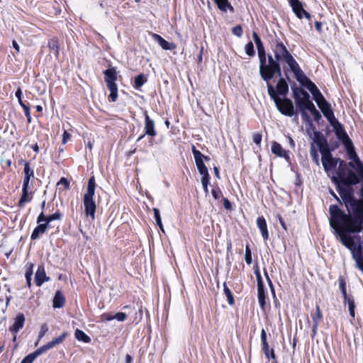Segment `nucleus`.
<instances>
[{
  "mask_svg": "<svg viewBox=\"0 0 363 363\" xmlns=\"http://www.w3.org/2000/svg\"><path fill=\"white\" fill-rule=\"evenodd\" d=\"M272 50L274 53V56H272V54H267V65L265 71L267 77H264L263 81L268 82L276 75L281 76V63L283 62L286 63L289 67V69L284 68V73L286 78L289 80L288 71L290 70L291 72H295L300 67L298 63L280 39H276L274 41Z\"/></svg>",
  "mask_w": 363,
  "mask_h": 363,
  "instance_id": "nucleus-1",
  "label": "nucleus"
},
{
  "mask_svg": "<svg viewBox=\"0 0 363 363\" xmlns=\"http://www.w3.org/2000/svg\"><path fill=\"white\" fill-rule=\"evenodd\" d=\"M329 213L330 225L332 228L343 224L347 230H359V227L363 220V216L360 213L355 214L352 211H347V213H345L337 205H331L329 207Z\"/></svg>",
  "mask_w": 363,
  "mask_h": 363,
  "instance_id": "nucleus-2",
  "label": "nucleus"
},
{
  "mask_svg": "<svg viewBox=\"0 0 363 363\" xmlns=\"http://www.w3.org/2000/svg\"><path fill=\"white\" fill-rule=\"evenodd\" d=\"M331 180L335 184L337 191L347 210L352 211L355 214L360 213L363 216V203L354 197L352 186H343L335 176H333Z\"/></svg>",
  "mask_w": 363,
  "mask_h": 363,
  "instance_id": "nucleus-3",
  "label": "nucleus"
},
{
  "mask_svg": "<svg viewBox=\"0 0 363 363\" xmlns=\"http://www.w3.org/2000/svg\"><path fill=\"white\" fill-rule=\"evenodd\" d=\"M267 87L269 96L274 101L277 108L281 114L290 117L295 116L296 118H298L293 102L290 99L277 96L274 86L269 82H267Z\"/></svg>",
  "mask_w": 363,
  "mask_h": 363,
  "instance_id": "nucleus-4",
  "label": "nucleus"
},
{
  "mask_svg": "<svg viewBox=\"0 0 363 363\" xmlns=\"http://www.w3.org/2000/svg\"><path fill=\"white\" fill-rule=\"evenodd\" d=\"M359 230L354 231L352 230L345 229L347 227H345L344 225H338V227L333 228L335 230V234L337 238L342 242V244L345 246L347 249L351 250L352 253V256L354 255V252L359 247L360 245H357L354 237L352 236L351 233H360L363 229V220L361 222Z\"/></svg>",
  "mask_w": 363,
  "mask_h": 363,
  "instance_id": "nucleus-5",
  "label": "nucleus"
},
{
  "mask_svg": "<svg viewBox=\"0 0 363 363\" xmlns=\"http://www.w3.org/2000/svg\"><path fill=\"white\" fill-rule=\"evenodd\" d=\"M96 182L94 176H91L88 181L86 192L83 197V203L84 206V213L87 217H90L92 220L95 219V213L96 209V202L94 199L95 194Z\"/></svg>",
  "mask_w": 363,
  "mask_h": 363,
  "instance_id": "nucleus-6",
  "label": "nucleus"
},
{
  "mask_svg": "<svg viewBox=\"0 0 363 363\" xmlns=\"http://www.w3.org/2000/svg\"><path fill=\"white\" fill-rule=\"evenodd\" d=\"M107 88L110 91L109 101L115 102L118 99L117 72L115 67H110L103 72Z\"/></svg>",
  "mask_w": 363,
  "mask_h": 363,
  "instance_id": "nucleus-7",
  "label": "nucleus"
},
{
  "mask_svg": "<svg viewBox=\"0 0 363 363\" xmlns=\"http://www.w3.org/2000/svg\"><path fill=\"white\" fill-rule=\"evenodd\" d=\"M293 96L299 111L306 110L307 104L311 101L309 94L303 89L299 90L297 88L293 89Z\"/></svg>",
  "mask_w": 363,
  "mask_h": 363,
  "instance_id": "nucleus-8",
  "label": "nucleus"
},
{
  "mask_svg": "<svg viewBox=\"0 0 363 363\" xmlns=\"http://www.w3.org/2000/svg\"><path fill=\"white\" fill-rule=\"evenodd\" d=\"M293 73L296 79L304 86L312 95L319 91L316 85L306 76L301 67L298 68Z\"/></svg>",
  "mask_w": 363,
  "mask_h": 363,
  "instance_id": "nucleus-9",
  "label": "nucleus"
},
{
  "mask_svg": "<svg viewBox=\"0 0 363 363\" xmlns=\"http://www.w3.org/2000/svg\"><path fill=\"white\" fill-rule=\"evenodd\" d=\"M257 49V55L259 58V75L263 80L264 77H267V74L265 73L266 67L267 65V55L266 53L264 45L262 43L256 45Z\"/></svg>",
  "mask_w": 363,
  "mask_h": 363,
  "instance_id": "nucleus-10",
  "label": "nucleus"
},
{
  "mask_svg": "<svg viewBox=\"0 0 363 363\" xmlns=\"http://www.w3.org/2000/svg\"><path fill=\"white\" fill-rule=\"evenodd\" d=\"M257 49V55L259 58V75L263 80L264 77H267V74L265 73L266 67L267 65V55L266 53L264 45L262 43L256 45Z\"/></svg>",
  "mask_w": 363,
  "mask_h": 363,
  "instance_id": "nucleus-11",
  "label": "nucleus"
},
{
  "mask_svg": "<svg viewBox=\"0 0 363 363\" xmlns=\"http://www.w3.org/2000/svg\"><path fill=\"white\" fill-rule=\"evenodd\" d=\"M330 125L333 128L336 137L342 143L343 145H346V143H351L350 138L344 129L343 125L338 121V120L334 122V123L330 124Z\"/></svg>",
  "mask_w": 363,
  "mask_h": 363,
  "instance_id": "nucleus-12",
  "label": "nucleus"
},
{
  "mask_svg": "<svg viewBox=\"0 0 363 363\" xmlns=\"http://www.w3.org/2000/svg\"><path fill=\"white\" fill-rule=\"evenodd\" d=\"M343 186H353L359 183L360 177L352 170L349 169L344 176L338 178Z\"/></svg>",
  "mask_w": 363,
  "mask_h": 363,
  "instance_id": "nucleus-13",
  "label": "nucleus"
},
{
  "mask_svg": "<svg viewBox=\"0 0 363 363\" xmlns=\"http://www.w3.org/2000/svg\"><path fill=\"white\" fill-rule=\"evenodd\" d=\"M338 160H340V158L333 157L328 151L322 154V164L326 172L335 169L338 163Z\"/></svg>",
  "mask_w": 363,
  "mask_h": 363,
  "instance_id": "nucleus-14",
  "label": "nucleus"
},
{
  "mask_svg": "<svg viewBox=\"0 0 363 363\" xmlns=\"http://www.w3.org/2000/svg\"><path fill=\"white\" fill-rule=\"evenodd\" d=\"M191 150L199 173L201 174L208 173V169L203 161V155L199 150H196L194 145L191 147Z\"/></svg>",
  "mask_w": 363,
  "mask_h": 363,
  "instance_id": "nucleus-15",
  "label": "nucleus"
},
{
  "mask_svg": "<svg viewBox=\"0 0 363 363\" xmlns=\"http://www.w3.org/2000/svg\"><path fill=\"white\" fill-rule=\"evenodd\" d=\"M279 77L275 89V93L277 96H282L283 98L286 97L289 92V85L286 81V79L281 76H278Z\"/></svg>",
  "mask_w": 363,
  "mask_h": 363,
  "instance_id": "nucleus-16",
  "label": "nucleus"
},
{
  "mask_svg": "<svg viewBox=\"0 0 363 363\" xmlns=\"http://www.w3.org/2000/svg\"><path fill=\"white\" fill-rule=\"evenodd\" d=\"M256 276L257 279L258 301L261 308L264 310L266 304L264 284L262 281L261 274H256Z\"/></svg>",
  "mask_w": 363,
  "mask_h": 363,
  "instance_id": "nucleus-17",
  "label": "nucleus"
},
{
  "mask_svg": "<svg viewBox=\"0 0 363 363\" xmlns=\"http://www.w3.org/2000/svg\"><path fill=\"white\" fill-rule=\"evenodd\" d=\"M314 142L319 147L321 154L325 153L328 151V145L326 139L323 136L322 133L319 131L314 133Z\"/></svg>",
  "mask_w": 363,
  "mask_h": 363,
  "instance_id": "nucleus-18",
  "label": "nucleus"
},
{
  "mask_svg": "<svg viewBox=\"0 0 363 363\" xmlns=\"http://www.w3.org/2000/svg\"><path fill=\"white\" fill-rule=\"evenodd\" d=\"M145 135H149L152 138L157 135L155 122L150 118L147 113L145 114Z\"/></svg>",
  "mask_w": 363,
  "mask_h": 363,
  "instance_id": "nucleus-19",
  "label": "nucleus"
},
{
  "mask_svg": "<svg viewBox=\"0 0 363 363\" xmlns=\"http://www.w3.org/2000/svg\"><path fill=\"white\" fill-rule=\"evenodd\" d=\"M289 4L296 16L298 18L301 19L303 18V13L306 11L303 9V3L299 0H289Z\"/></svg>",
  "mask_w": 363,
  "mask_h": 363,
  "instance_id": "nucleus-20",
  "label": "nucleus"
},
{
  "mask_svg": "<svg viewBox=\"0 0 363 363\" xmlns=\"http://www.w3.org/2000/svg\"><path fill=\"white\" fill-rule=\"evenodd\" d=\"M152 36L154 40L156 41L162 47V48L165 50H172L176 48L174 43L167 41L158 34L152 33Z\"/></svg>",
  "mask_w": 363,
  "mask_h": 363,
  "instance_id": "nucleus-21",
  "label": "nucleus"
},
{
  "mask_svg": "<svg viewBox=\"0 0 363 363\" xmlns=\"http://www.w3.org/2000/svg\"><path fill=\"white\" fill-rule=\"evenodd\" d=\"M257 225L259 229L262 236L264 240L269 239V232L267 230V225L265 218L263 216H259L257 218Z\"/></svg>",
  "mask_w": 363,
  "mask_h": 363,
  "instance_id": "nucleus-22",
  "label": "nucleus"
},
{
  "mask_svg": "<svg viewBox=\"0 0 363 363\" xmlns=\"http://www.w3.org/2000/svg\"><path fill=\"white\" fill-rule=\"evenodd\" d=\"M25 323V316L23 313H19L14 319L13 324L10 327V330L14 333H18L23 327Z\"/></svg>",
  "mask_w": 363,
  "mask_h": 363,
  "instance_id": "nucleus-23",
  "label": "nucleus"
},
{
  "mask_svg": "<svg viewBox=\"0 0 363 363\" xmlns=\"http://www.w3.org/2000/svg\"><path fill=\"white\" fill-rule=\"evenodd\" d=\"M320 109L324 115V116L327 118L330 124L334 123V122L337 121V119L335 117L333 109L331 108L330 104H328L325 105L323 107H320Z\"/></svg>",
  "mask_w": 363,
  "mask_h": 363,
  "instance_id": "nucleus-24",
  "label": "nucleus"
},
{
  "mask_svg": "<svg viewBox=\"0 0 363 363\" xmlns=\"http://www.w3.org/2000/svg\"><path fill=\"white\" fill-rule=\"evenodd\" d=\"M23 172L24 178L23 185L29 186L30 179L34 177V172L33 170L30 167V163L28 162H25Z\"/></svg>",
  "mask_w": 363,
  "mask_h": 363,
  "instance_id": "nucleus-25",
  "label": "nucleus"
},
{
  "mask_svg": "<svg viewBox=\"0 0 363 363\" xmlns=\"http://www.w3.org/2000/svg\"><path fill=\"white\" fill-rule=\"evenodd\" d=\"M28 187L29 186L23 185L22 194L18 203L21 208L23 207L26 203L32 200V196H29Z\"/></svg>",
  "mask_w": 363,
  "mask_h": 363,
  "instance_id": "nucleus-26",
  "label": "nucleus"
},
{
  "mask_svg": "<svg viewBox=\"0 0 363 363\" xmlns=\"http://www.w3.org/2000/svg\"><path fill=\"white\" fill-rule=\"evenodd\" d=\"M353 258L359 269L363 272V248L362 247H359L355 252H354Z\"/></svg>",
  "mask_w": 363,
  "mask_h": 363,
  "instance_id": "nucleus-27",
  "label": "nucleus"
},
{
  "mask_svg": "<svg viewBox=\"0 0 363 363\" xmlns=\"http://www.w3.org/2000/svg\"><path fill=\"white\" fill-rule=\"evenodd\" d=\"M48 224H38L33 230L30 238L33 240L38 239L40 235L44 233L46 230L49 228Z\"/></svg>",
  "mask_w": 363,
  "mask_h": 363,
  "instance_id": "nucleus-28",
  "label": "nucleus"
},
{
  "mask_svg": "<svg viewBox=\"0 0 363 363\" xmlns=\"http://www.w3.org/2000/svg\"><path fill=\"white\" fill-rule=\"evenodd\" d=\"M65 297L62 295V294L61 293V291H57L54 296V298H53V303H52L53 308H60L63 307V306L65 304Z\"/></svg>",
  "mask_w": 363,
  "mask_h": 363,
  "instance_id": "nucleus-29",
  "label": "nucleus"
},
{
  "mask_svg": "<svg viewBox=\"0 0 363 363\" xmlns=\"http://www.w3.org/2000/svg\"><path fill=\"white\" fill-rule=\"evenodd\" d=\"M218 8L222 11H226L228 9L230 12L234 11L233 6L230 4L228 0H213Z\"/></svg>",
  "mask_w": 363,
  "mask_h": 363,
  "instance_id": "nucleus-30",
  "label": "nucleus"
},
{
  "mask_svg": "<svg viewBox=\"0 0 363 363\" xmlns=\"http://www.w3.org/2000/svg\"><path fill=\"white\" fill-rule=\"evenodd\" d=\"M48 47L50 51L53 52L55 57L59 55L58 40L56 38H51L48 40Z\"/></svg>",
  "mask_w": 363,
  "mask_h": 363,
  "instance_id": "nucleus-31",
  "label": "nucleus"
},
{
  "mask_svg": "<svg viewBox=\"0 0 363 363\" xmlns=\"http://www.w3.org/2000/svg\"><path fill=\"white\" fill-rule=\"evenodd\" d=\"M147 81V77L143 74H140L135 77L133 86L135 89L140 90L141 86H143Z\"/></svg>",
  "mask_w": 363,
  "mask_h": 363,
  "instance_id": "nucleus-32",
  "label": "nucleus"
},
{
  "mask_svg": "<svg viewBox=\"0 0 363 363\" xmlns=\"http://www.w3.org/2000/svg\"><path fill=\"white\" fill-rule=\"evenodd\" d=\"M74 337L78 341H81L85 343H89L91 342V338L88 336L84 331L76 329L74 332Z\"/></svg>",
  "mask_w": 363,
  "mask_h": 363,
  "instance_id": "nucleus-33",
  "label": "nucleus"
},
{
  "mask_svg": "<svg viewBox=\"0 0 363 363\" xmlns=\"http://www.w3.org/2000/svg\"><path fill=\"white\" fill-rule=\"evenodd\" d=\"M338 168L337 171V178H340L341 177L344 176L346 172L349 170L347 168V164L345 160H342L340 158V160H338Z\"/></svg>",
  "mask_w": 363,
  "mask_h": 363,
  "instance_id": "nucleus-34",
  "label": "nucleus"
},
{
  "mask_svg": "<svg viewBox=\"0 0 363 363\" xmlns=\"http://www.w3.org/2000/svg\"><path fill=\"white\" fill-rule=\"evenodd\" d=\"M344 146L345 147L350 159L352 160L353 161L359 159L352 141L351 143H346V145H344Z\"/></svg>",
  "mask_w": 363,
  "mask_h": 363,
  "instance_id": "nucleus-35",
  "label": "nucleus"
},
{
  "mask_svg": "<svg viewBox=\"0 0 363 363\" xmlns=\"http://www.w3.org/2000/svg\"><path fill=\"white\" fill-rule=\"evenodd\" d=\"M313 96L314 100L315 101V102L317 103V104L320 108V107H323L325 105L329 104L325 100V99L324 98V96H323V94H321L320 90L318 91L315 92L314 94H313Z\"/></svg>",
  "mask_w": 363,
  "mask_h": 363,
  "instance_id": "nucleus-36",
  "label": "nucleus"
},
{
  "mask_svg": "<svg viewBox=\"0 0 363 363\" xmlns=\"http://www.w3.org/2000/svg\"><path fill=\"white\" fill-rule=\"evenodd\" d=\"M343 303L345 305L348 306V310H349L350 315L354 319L355 317V312H354L355 304H354V297H351L348 300L343 301Z\"/></svg>",
  "mask_w": 363,
  "mask_h": 363,
  "instance_id": "nucleus-37",
  "label": "nucleus"
},
{
  "mask_svg": "<svg viewBox=\"0 0 363 363\" xmlns=\"http://www.w3.org/2000/svg\"><path fill=\"white\" fill-rule=\"evenodd\" d=\"M271 150L272 152L278 157L281 156L282 152L285 150L279 143L275 141L272 143Z\"/></svg>",
  "mask_w": 363,
  "mask_h": 363,
  "instance_id": "nucleus-38",
  "label": "nucleus"
},
{
  "mask_svg": "<svg viewBox=\"0 0 363 363\" xmlns=\"http://www.w3.org/2000/svg\"><path fill=\"white\" fill-rule=\"evenodd\" d=\"M40 354L39 352L36 350L33 352L28 354L26 357L23 358L21 363H33L35 359L39 357Z\"/></svg>",
  "mask_w": 363,
  "mask_h": 363,
  "instance_id": "nucleus-39",
  "label": "nucleus"
},
{
  "mask_svg": "<svg viewBox=\"0 0 363 363\" xmlns=\"http://www.w3.org/2000/svg\"><path fill=\"white\" fill-rule=\"evenodd\" d=\"M223 291L225 295L227 297V300L228 303L232 306L234 304V298L232 292L230 291V289L228 287L226 282L223 283Z\"/></svg>",
  "mask_w": 363,
  "mask_h": 363,
  "instance_id": "nucleus-40",
  "label": "nucleus"
},
{
  "mask_svg": "<svg viewBox=\"0 0 363 363\" xmlns=\"http://www.w3.org/2000/svg\"><path fill=\"white\" fill-rule=\"evenodd\" d=\"M56 345H57L55 344V342L52 340L50 342H48L47 344H45V345L41 346L40 347H39L38 349H37V350L39 352V353L41 355L42 354L45 353L46 351H48L49 350H51L52 348H53Z\"/></svg>",
  "mask_w": 363,
  "mask_h": 363,
  "instance_id": "nucleus-41",
  "label": "nucleus"
},
{
  "mask_svg": "<svg viewBox=\"0 0 363 363\" xmlns=\"http://www.w3.org/2000/svg\"><path fill=\"white\" fill-rule=\"evenodd\" d=\"M56 345H57L55 344V342L52 340L50 342H48L47 344H45V345L41 346L40 347H39L38 349H37V350L39 352V353L41 355L42 354L45 353L46 351H48L49 350H51L52 348H53Z\"/></svg>",
  "mask_w": 363,
  "mask_h": 363,
  "instance_id": "nucleus-42",
  "label": "nucleus"
},
{
  "mask_svg": "<svg viewBox=\"0 0 363 363\" xmlns=\"http://www.w3.org/2000/svg\"><path fill=\"white\" fill-rule=\"evenodd\" d=\"M50 278L46 274H35V284L38 286H40L44 282L49 281Z\"/></svg>",
  "mask_w": 363,
  "mask_h": 363,
  "instance_id": "nucleus-43",
  "label": "nucleus"
},
{
  "mask_svg": "<svg viewBox=\"0 0 363 363\" xmlns=\"http://www.w3.org/2000/svg\"><path fill=\"white\" fill-rule=\"evenodd\" d=\"M154 213V217L156 221L157 225L159 226L160 229L162 231H164L163 225L162 223V218L160 216V212L158 208H153L152 209Z\"/></svg>",
  "mask_w": 363,
  "mask_h": 363,
  "instance_id": "nucleus-44",
  "label": "nucleus"
},
{
  "mask_svg": "<svg viewBox=\"0 0 363 363\" xmlns=\"http://www.w3.org/2000/svg\"><path fill=\"white\" fill-rule=\"evenodd\" d=\"M310 155L313 161L318 166L319 165V155L315 147L311 145L310 147Z\"/></svg>",
  "mask_w": 363,
  "mask_h": 363,
  "instance_id": "nucleus-45",
  "label": "nucleus"
},
{
  "mask_svg": "<svg viewBox=\"0 0 363 363\" xmlns=\"http://www.w3.org/2000/svg\"><path fill=\"white\" fill-rule=\"evenodd\" d=\"M323 315L318 305H316L315 313L312 315V319L313 323L319 324L320 320L322 319Z\"/></svg>",
  "mask_w": 363,
  "mask_h": 363,
  "instance_id": "nucleus-46",
  "label": "nucleus"
},
{
  "mask_svg": "<svg viewBox=\"0 0 363 363\" xmlns=\"http://www.w3.org/2000/svg\"><path fill=\"white\" fill-rule=\"evenodd\" d=\"M245 52L246 54L249 56V57H254L255 55V48H254V45L252 43V42L250 41L249 43H247L245 47Z\"/></svg>",
  "mask_w": 363,
  "mask_h": 363,
  "instance_id": "nucleus-47",
  "label": "nucleus"
},
{
  "mask_svg": "<svg viewBox=\"0 0 363 363\" xmlns=\"http://www.w3.org/2000/svg\"><path fill=\"white\" fill-rule=\"evenodd\" d=\"M48 330H49V328L46 323H43L41 325L39 335H38V340L36 342L35 345H37L38 344L40 340H41L45 335V334L48 332Z\"/></svg>",
  "mask_w": 363,
  "mask_h": 363,
  "instance_id": "nucleus-48",
  "label": "nucleus"
},
{
  "mask_svg": "<svg viewBox=\"0 0 363 363\" xmlns=\"http://www.w3.org/2000/svg\"><path fill=\"white\" fill-rule=\"evenodd\" d=\"M245 260L247 264H251L252 262V252L248 245L245 247Z\"/></svg>",
  "mask_w": 363,
  "mask_h": 363,
  "instance_id": "nucleus-49",
  "label": "nucleus"
},
{
  "mask_svg": "<svg viewBox=\"0 0 363 363\" xmlns=\"http://www.w3.org/2000/svg\"><path fill=\"white\" fill-rule=\"evenodd\" d=\"M355 163V169L357 172L359 177H363V163L360 161L359 159L354 161Z\"/></svg>",
  "mask_w": 363,
  "mask_h": 363,
  "instance_id": "nucleus-50",
  "label": "nucleus"
},
{
  "mask_svg": "<svg viewBox=\"0 0 363 363\" xmlns=\"http://www.w3.org/2000/svg\"><path fill=\"white\" fill-rule=\"evenodd\" d=\"M48 216H45L43 211H42L37 218V223L38 224H48L50 226V223L48 221Z\"/></svg>",
  "mask_w": 363,
  "mask_h": 363,
  "instance_id": "nucleus-51",
  "label": "nucleus"
},
{
  "mask_svg": "<svg viewBox=\"0 0 363 363\" xmlns=\"http://www.w3.org/2000/svg\"><path fill=\"white\" fill-rule=\"evenodd\" d=\"M62 217V214L59 211H57L54 213L48 216V221L50 223V222H52V220H61Z\"/></svg>",
  "mask_w": 363,
  "mask_h": 363,
  "instance_id": "nucleus-52",
  "label": "nucleus"
},
{
  "mask_svg": "<svg viewBox=\"0 0 363 363\" xmlns=\"http://www.w3.org/2000/svg\"><path fill=\"white\" fill-rule=\"evenodd\" d=\"M232 33L233 35H236L238 38L242 37L243 34L242 28L240 25H238L233 28Z\"/></svg>",
  "mask_w": 363,
  "mask_h": 363,
  "instance_id": "nucleus-53",
  "label": "nucleus"
},
{
  "mask_svg": "<svg viewBox=\"0 0 363 363\" xmlns=\"http://www.w3.org/2000/svg\"><path fill=\"white\" fill-rule=\"evenodd\" d=\"M68 335H69V333L67 332H64L59 337L54 338L53 340L55 342V344L57 345L62 343L65 341V338Z\"/></svg>",
  "mask_w": 363,
  "mask_h": 363,
  "instance_id": "nucleus-54",
  "label": "nucleus"
},
{
  "mask_svg": "<svg viewBox=\"0 0 363 363\" xmlns=\"http://www.w3.org/2000/svg\"><path fill=\"white\" fill-rule=\"evenodd\" d=\"M300 112L301 113V118H302L303 121H305V122L308 123L310 124V125L312 126L313 125L312 120H311L310 116L306 111V110L300 111Z\"/></svg>",
  "mask_w": 363,
  "mask_h": 363,
  "instance_id": "nucleus-55",
  "label": "nucleus"
},
{
  "mask_svg": "<svg viewBox=\"0 0 363 363\" xmlns=\"http://www.w3.org/2000/svg\"><path fill=\"white\" fill-rule=\"evenodd\" d=\"M211 194H212L213 197L216 200L219 199L223 195L222 191H220V189L219 188L213 189L211 190Z\"/></svg>",
  "mask_w": 363,
  "mask_h": 363,
  "instance_id": "nucleus-56",
  "label": "nucleus"
},
{
  "mask_svg": "<svg viewBox=\"0 0 363 363\" xmlns=\"http://www.w3.org/2000/svg\"><path fill=\"white\" fill-rule=\"evenodd\" d=\"M113 318H114V319L117 320L118 321L123 322L126 319L127 315L125 313L119 312V313H117L116 315H114Z\"/></svg>",
  "mask_w": 363,
  "mask_h": 363,
  "instance_id": "nucleus-57",
  "label": "nucleus"
},
{
  "mask_svg": "<svg viewBox=\"0 0 363 363\" xmlns=\"http://www.w3.org/2000/svg\"><path fill=\"white\" fill-rule=\"evenodd\" d=\"M338 281H339V287H340V291L346 289L347 282H346L345 279L342 276H340L339 277Z\"/></svg>",
  "mask_w": 363,
  "mask_h": 363,
  "instance_id": "nucleus-58",
  "label": "nucleus"
},
{
  "mask_svg": "<svg viewBox=\"0 0 363 363\" xmlns=\"http://www.w3.org/2000/svg\"><path fill=\"white\" fill-rule=\"evenodd\" d=\"M262 138V135L261 133H255L253 134V142L256 145H259L261 143Z\"/></svg>",
  "mask_w": 363,
  "mask_h": 363,
  "instance_id": "nucleus-59",
  "label": "nucleus"
},
{
  "mask_svg": "<svg viewBox=\"0 0 363 363\" xmlns=\"http://www.w3.org/2000/svg\"><path fill=\"white\" fill-rule=\"evenodd\" d=\"M60 184L63 185L66 189L69 188V182L65 177H62L57 182V185Z\"/></svg>",
  "mask_w": 363,
  "mask_h": 363,
  "instance_id": "nucleus-60",
  "label": "nucleus"
},
{
  "mask_svg": "<svg viewBox=\"0 0 363 363\" xmlns=\"http://www.w3.org/2000/svg\"><path fill=\"white\" fill-rule=\"evenodd\" d=\"M201 175H202L201 184H209V179H210V176H209L208 172V173H205V174H202Z\"/></svg>",
  "mask_w": 363,
  "mask_h": 363,
  "instance_id": "nucleus-61",
  "label": "nucleus"
},
{
  "mask_svg": "<svg viewBox=\"0 0 363 363\" xmlns=\"http://www.w3.org/2000/svg\"><path fill=\"white\" fill-rule=\"evenodd\" d=\"M311 113L313 116L314 121L318 122L321 119V115L317 109L311 112Z\"/></svg>",
  "mask_w": 363,
  "mask_h": 363,
  "instance_id": "nucleus-62",
  "label": "nucleus"
},
{
  "mask_svg": "<svg viewBox=\"0 0 363 363\" xmlns=\"http://www.w3.org/2000/svg\"><path fill=\"white\" fill-rule=\"evenodd\" d=\"M23 111H24V113L27 118L28 122L30 123L31 122V116H30L29 106L24 107Z\"/></svg>",
  "mask_w": 363,
  "mask_h": 363,
  "instance_id": "nucleus-63",
  "label": "nucleus"
},
{
  "mask_svg": "<svg viewBox=\"0 0 363 363\" xmlns=\"http://www.w3.org/2000/svg\"><path fill=\"white\" fill-rule=\"evenodd\" d=\"M223 206L226 210H230L232 208L231 202L226 198L223 199Z\"/></svg>",
  "mask_w": 363,
  "mask_h": 363,
  "instance_id": "nucleus-64",
  "label": "nucleus"
}]
</instances>
